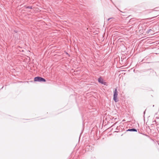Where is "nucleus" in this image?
<instances>
[{"mask_svg": "<svg viewBox=\"0 0 159 159\" xmlns=\"http://www.w3.org/2000/svg\"><path fill=\"white\" fill-rule=\"evenodd\" d=\"M127 131H135L137 132V130L135 128H132L131 129H129L127 130Z\"/></svg>", "mask_w": 159, "mask_h": 159, "instance_id": "obj_4", "label": "nucleus"}, {"mask_svg": "<svg viewBox=\"0 0 159 159\" xmlns=\"http://www.w3.org/2000/svg\"><path fill=\"white\" fill-rule=\"evenodd\" d=\"M98 82L101 83V84H104V85H105L106 84V82H103V79H102V78L101 77H99L98 79Z\"/></svg>", "mask_w": 159, "mask_h": 159, "instance_id": "obj_3", "label": "nucleus"}, {"mask_svg": "<svg viewBox=\"0 0 159 159\" xmlns=\"http://www.w3.org/2000/svg\"><path fill=\"white\" fill-rule=\"evenodd\" d=\"M112 18H109L107 19V20L109 21V20L111 19Z\"/></svg>", "mask_w": 159, "mask_h": 159, "instance_id": "obj_8", "label": "nucleus"}, {"mask_svg": "<svg viewBox=\"0 0 159 159\" xmlns=\"http://www.w3.org/2000/svg\"><path fill=\"white\" fill-rule=\"evenodd\" d=\"M120 127L119 126H117L116 128V130H119V128Z\"/></svg>", "mask_w": 159, "mask_h": 159, "instance_id": "obj_7", "label": "nucleus"}, {"mask_svg": "<svg viewBox=\"0 0 159 159\" xmlns=\"http://www.w3.org/2000/svg\"><path fill=\"white\" fill-rule=\"evenodd\" d=\"M118 92L117 89H115L113 92V100L115 102H117L118 101L117 99Z\"/></svg>", "mask_w": 159, "mask_h": 159, "instance_id": "obj_1", "label": "nucleus"}, {"mask_svg": "<svg viewBox=\"0 0 159 159\" xmlns=\"http://www.w3.org/2000/svg\"><path fill=\"white\" fill-rule=\"evenodd\" d=\"M152 31V30L151 29H149V30H148L147 32V33L148 34H149L150 32L151 31Z\"/></svg>", "mask_w": 159, "mask_h": 159, "instance_id": "obj_6", "label": "nucleus"}, {"mask_svg": "<svg viewBox=\"0 0 159 159\" xmlns=\"http://www.w3.org/2000/svg\"><path fill=\"white\" fill-rule=\"evenodd\" d=\"M14 31L15 33H17V32L16 30H14Z\"/></svg>", "mask_w": 159, "mask_h": 159, "instance_id": "obj_9", "label": "nucleus"}, {"mask_svg": "<svg viewBox=\"0 0 159 159\" xmlns=\"http://www.w3.org/2000/svg\"><path fill=\"white\" fill-rule=\"evenodd\" d=\"M153 122H156V120H154V121H153Z\"/></svg>", "mask_w": 159, "mask_h": 159, "instance_id": "obj_11", "label": "nucleus"}, {"mask_svg": "<svg viewBox=\"0 0 159 159\" xmlns=\"http://www.w3.org/2000/svg\"><path fill=\"white\" fill-rule=\"evenodd\" d=\"M156 119H158L159 117H156Z\"/></svg>", "mask_w": 159, "mask_h": 159, "instance_id": "obj_10", "label": "nucleus"}, {"mask_svg": "<svg viewBox=\"0 0 159 159\" xmlns=\"http://www.w3.org/2000/svg\"><path fill=\"white\" fill-rule=\"evenodd\" d=\"M144 113L145 114V111L144 112Z\"/></svg>", "mask_w": 159, "mask_h": 159, "instance_id": "obj_12", "label": "nucleus"}, {"mask_svg": "<svg viewBox=\"0 0 159 159\" xmlns=\"http://www.w3.org/2000/svg\"><path fill=\"white\" fill-rule=\"evenodd\" d=\"M35 81L45 82L46 80L44 78L40 77H36L34 78Z\"/></svg>", "mask_w": 159, "mask_h": 159, "instance_id": "obj_2", "label": "nucleus"}, {"mask_svg": "<svg viewBox=\"0 0 159 159\" xmlns=\"http://www.w3.org/2000/svg\"><path fill=\"white\" fill-rule=\"evenodd\" d=\"M26 8L32 9V7L31 6H28L26 7Z\"/></svg>", "mask_w": 159, "mask_h": 159, "instance_id": "obj_5", "label": "nucleus"}]
</instances>
